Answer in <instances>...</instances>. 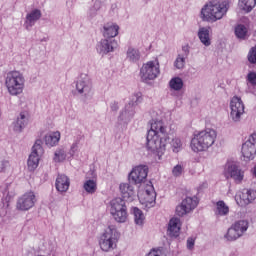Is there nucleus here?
<instances>
[{"instance_id": "obj_34", "label": "nucleus", "mask_w": 256, "mask_h": 256, "mask_svg": "<svg viewBox=\"0 0 256 256\" xmlns=\"http://www.w3.org/2000/svg\"><path fill=\"white\" fill-rule=\"evenodd\" d=\"M3 197H6V199L3 203L2 209L0 210V217H7V213H9V199H11V196L9 195V188L4 190Z\"/></svg>"}, {"instance_id": "obj_21", "label": "nucleus", "mask_w": 256, "mask_h": 256, "mask_svg": "<svg viewBox=\"0 0 256 256\" xmlns=\"http://www.w3.org/2000/svg\"><path fill=\"white\" fill-rule=\"evenodd\" d=\"M41 10L33 9L26 15V19L24 22V27L27 31H31L35 23H37L41 19Z\"/></svg>"}, {"instance_id": "obj_29", "label": "nucleus", "mask_w": 256, "mask_h": 256, "mask_svg": "<svg viewBox=\"0 0 256 256\" xmlns=\"http://www.w3.org/2000/svg\"><path fill=\"white\" fill-rule=\"evenodd\" d=\"M59 141H61V132L59 131L51 132L45 136V144L48 147L59 145Z\"/></svg>"}, {"instance_id": "obj_35", "label": "nucleus", "mask_w": 256, "mask_h": 256, "mask_svg": "<svg viewBox=\"0 0 256 256\" xmlns=\"http://www.w3.org/2000/svg\"><path fill=\"white\" fill-rule=\"evenodd\" d=\"M133 215H134L135 224L139 225L140 227L143 226V223H145V215L143 214V211H141V209L137 207H134Z\"/></svg>"}, {"instance_id": "obj_11", "label": "nucleus", "mask_w": 256, "mask_h": 256, "mask_svg": "<svg viewBox=\"0 0 256 256\" xmlns=\"http://www.w3.org/2000/svg\"><path fill=\"white\" fill-rule=\"evenodd\" d=\"M76 90L83 97L84 101L93 99V83L87 75L81 76L76 82Z\"/></svg>"}, {"instance_id": "obj_25", "label": "nucleus", "mask_w": 256, "mask_h": 256, "mask_svg": "<svg viewBox=\"0 0 256 256\" xmlns=\"http://www.w3.org/2000/svg\"><path fill=\"white\" fill-rule=\"evenodd\" d=\"M181 231V220L179 218H172L168 224V235L170 237H179Z\"/></svg>"}, {"instance_id": "obj_18", "label": "nucleus", "mask_w": 256, "mask_h": 256, "mask_svg": "<svg viewBox=\"0 0 256 256\" xmlns=\"http://www.w3.org/2000/svg\"><path fill=\"white\" fill-rule=\"evenodd\" d=\"M117 47H119V42L116 39L104 38L97 45V52L100 55H107L113 53Z\"/></svg>"}, {"instance_id": "obj_20", "label": "nucleus", "mask_w": 256, "mask_h": 256, "mask_svg": "<svg viewBox=\"0 0 256 256\" xmlns=\"http://www.w3.org/2000/svg\"><path fill=\"white\" fill-rule=\"evenodd\" d=\"M119 191L123 201H134L135 197H137L135 187L131 185V182L121 183Z\"/></svg>"}, {"instance_id": "obj_39", "label": "nucleus", "mask_w": 256, "mask_h": 256, "mask_svg": "<svg viewBox=\"0 0 256 256\" xmlns=\"http://www.w3.org/2000/svg\"><path fill=\"white\" fill-rule=\"evenodd\" d=\"M141 101H143V98H141V93H135L130 97V100L128 102V105H131L133 109H135V107H137V105H139V103H141Z\"/></svg>"}, {"instance_id": "obj_30", "label": "nucleus", "mask_w": 256, "mask_h": 256, "mask_svg": "<svg viewBox=\"0 0 256 256\" xmlns=\"http://www.w3.org/2000/svg\"><path fill=\"white\" fill-rule=\"evenodd\" d=\"M198 38L205 47L211 45V36L209 35V28L202 27L198 31Z\"/></svg>"}, {"instance_id": "obj_50", "label": "nucleus", "mask_w": 256, "mask_h": 256, "mask_svg": "<svg viewBox=\"0 0 256 256\" xmlns=\"http://www.w3.org/2000/svg\"><path fill=\"white\" fill-rule=\"evenodd\" d=\"M146 256H161V251L151 250Z\"/></svg>"}, {"instance_id": "obj_6", "label": "nucleus", "mask_w": 256, "mask_h": 256, "mask_svg": "<svg viewBox=\"0 0 256 256\" xmlns=\"http://www.w3.org/2000/svg\"><path fill=\"white\" fill-rule=\"evenodd\" d=\"M110 215L116 223H127L129 213L127 212V205L123 198H115L109 204Z\"/></svg>"}, {"instance_id": "obj_23", "label": "nucleus", "mask_w": 256, "mask_h": 256, "mask_svg": "<svg viewBox=\"0 0 256 256\" xmlns=\"http://www.w3.org/2000/svg\"><path fill=\"white\" fill-rule=\"evenodd\" d=\"M71 186V180L65 174H59L56 178L55 187L58 193H67Z\"/></svg>"}, {"instance_id": "obj_53", "label": "nucleus", "mask_w": 256, "mask_h": 256, "mask_svg": "<svg viewBox=\"0 0 256 256\" xmlns=\"http://www.w3.org/2000/svg\"><path fill=\"white\" fill-rule=\"evenodd\" d=\"M116 8H117V4H113L112 9H116Z\"/></svg>"}, {"instance_id": "obj_31", "label": "nucleus", "mask_w": 256, "mask_h": 256, "mask_svg": "<svg viewBox=\"0 0 256 256\" xmlns=\"http://www.w3.org/2000/svg\"><path fill=\"white\" fill-rule=\"evenodd\" d=\"M238 5L242 11L251 13L256 6V0H239Z\"/></svg>"}, {"instance_id": "obj_38", "label": "nucleus", "mask_w": 256, "mask_h": 256, "mask_svg": "<svg viewBox=\"0 0 256 256\" xmlns=\"http://www.w3.org/2000/svg\"><path fill=\"white\" fill-rule=\"evenodd\" d=\"M170 146L172 148L173 153H179V151L183 149V142L181 141V138L174 137L170 141Z\"/></svg>"}, {"instance_id": "obj_1", "label": "nucleus", "mask_w": 256, "mask_h": 256, "mask_svg": "<svg viewBox=\"0 0 256 256\" xmlns=\"http://www.w3.org/2000/svg\"><path fill=\"white\" fill-rule=\"evenodd\" d=\"M146 147L148 151L156 153L161 157L167 149L169 143V134L167 133V126L161 120H152L150 129L146 137Z\"/></svg>"}, {"instance_id": "obj_51", "label": "nucleus", "mask_w": 256, "mask_h": 256, "mask_svg": "<svg viewBox=\"0 0 256 256\" xmlns=\"http://www.w3.org/2000/svg\"><path fill=\"white\" fill-rule=\"evenodd\" d=\"M7 167H9V163L7 161H2L1 162V171H7Z\"/></svg>"}, {"instance_id": "obj_42", "label": "nucleus", "mask_w": 256, "mask_h": 256, "mask_svg": "<svg viewBox=\"0 0 256 256\" xmlns=\"http://www.w3.org/2000/svg\"><path fill=\"white\" fill-rule=\"evenodd\" d=\"M246 81L248 82V85L256 87V72H249L246 76Z\"/></svg>"}, {"instance_id": "obj_16", "label": "nucleus", "mask_w": 256, "mask_h": 256, "mask_svg": "<svg viewBox=\"0 0 256 256\" xmlns=\"http://www.w3.org/2000/svg\"><path fill=\"white\" fill-rule=\"evenodd\" d=\"M224 173L227 179L231 177V179H233L237 184L241 183L245 177V172L233 163L226 164Z\"/></svg>"}, {"instance_id": "obj_24", "label": "nucleus", "mask_w": 256, "mask_h": 256, "mask_svg": "<svg viewBox=\"0 0 256 256\" xmlns=\"http://www.w3.org/2000/svg\"><path fill=\"white\" fill-rule=\"evenodd\" d=\"M29 121V118H27V115H25L24 112H21L19 116L17 117L16 121L12 123V129L14 133H22L23 129L27 127V123Z\"/></svg>"}, {"instance_id": "obj_17", "label": "nucleus", "mask_w": 256, "mask_h": 256, "mask_svg": "<svg viewBox=\"0 0 256 256\" xmlns=\"http://www.w3.org/2000/svg\"><path fill=\"white\" fill-rule=\"evenodd\" d=\"M197 198L196 197H186L180 205L176 207V215L183 217L187 213H191L195 207H197Z\"/></svg>"}, {"instance_id": "obj_22", "label": "nucleus", "mask_w": 256, "mask_h": 256, "mask_svg": "<svg viewBox=\"0 0 256 256\" xmlns=\"http://www.w3.org/2000/svg\"><path fill=\"white\" fill-rule=\"evenodd\" d=\"M104 39H115L119 35V25L113 22H107L101 30Z\"/></svg>"}, {"instance_id": "obj_12", "label": "nucleus", "mask_w": 256, "mask_h": 256, "mask_svg": "<svg viewBox=\"0 0 256 256\" xmlns=\"http://www.w3.org/2000/svg\"><path fill=\"white\" fill-rule=\"evenodd\" d=\"M245 114V104L241 97L234 96L230 100V119L234 123L241 122V117Z\"/></svg>"}, {"instance_id": "obj_26", "label": "nucleus", "mask_w": 256, "mask_h": 256, "mask_svg": "<svg viewBox=\"0 0 256 256\" xmlns=\"http://www.w3.org/2000/svg\"><path fill=\"white\" fill-rule=\"evenodd\" d=\"M135 117V108L131 104H126L124 109L120 112L119 120L124 123H129V121Z\"/></svg>"}, {"instance_id": "obj_46", "label": "nucleus", "mask_w": 256, "mask_h": 256, "mask_svg": "<svg viewBox=\"0 0 256 256\" xmlns=\"http://www.w3.org/2000/svg\"><path fill=\"white\" fill-rule=\"evenodd\" d=\"M187 249H189V251H193V248L195 247V238L193 237H189L187 239Z\"/></svg>"}, {"instance_id": "obj_40", "label": "nucleus", "mask_w": 256, "mask_h": 256, "mask_svg": "<svg viewBox=\"0 0 256 256\" xmlns=\"http://www.w3.org/2000/svg\"><path fill=\"white\" fill-rule=\"evenodd\" d=\"M186 59L184 56H180L179 54L177 55L175 61H174V67L175 69H185V63H186Z\"/></svg>"}, {"instance_id": "obj_44", "label": "nucleus", "mask_w": 256, "mask_h": 256, "mask_svg": "<svg viewBox=\"0 0 256 256\" xmlns=\"http://www.w3.org/2000/svg\"><path fill=\"white\" fill-rule=\"evenodd\" d=\"M77 151H79V142H74L71 145L70 151H69V155L71 157H75V154L77 153Z\"/></svg>"}, {"instance_id": "obj_13", "label": "nucleus", "mask_w": 256, "mask_h": 256, "mask_svg": "<svg viewBox=\"0 0 256 256\" xmlns=\"http://www.w3.org/2000/svg\"><path fill=\"white\" fill-rule=\"evenodd\" d=\"M35 203H37V196L35 192L29 191L17 199L16 209L17 211H29L35 207Z\"/></svg>"}, {"instance_id": "obj_7", "label": "nucleus", "mask_w": 256, "mask_h": 256, "mask_svg": "<svg viewBox=\"0 0 256 256\" xmlns=\"http://www.w3.org/2000/svg\"><path fill=\"white\" fill-rule=\"evenodd\" d=\"M160 74L161 69L159 67V62L157 61H148L140 68V79L143 83L155 81Z\"/></svg>"}, {"instance_id": "obj_37", "label": "nucleus", "mask_w": 256, "mask_h": 256, "mask_svg": "<svg viewBox=\"0 0 256 256\" xmlns=\"http://www.w3.org/2000/svg\"><path fill=\"white\" fill-rule=\"evenodd\" d=\"M169 87L172 91H181L183 89V79L174 77L169 81Z\"/></svg>"}, {"instance_id": "obj_4", "label": "nucleus", "mask_w": 256, "mask_h": 256, "mask_svg": "<svg viewBox=\"0 0 256 256\" xmlns=\"http://www.w3.org/2000/svg\"><path fill=\"white\" fill-rule=\"evenodd\" d=\"M121 239V232L117 229V226L111 224L105 228L104 232L99 238V247L104 253H111L117 249V244Z\"/></svg>"}, {"instance_id": "obj_32", "label": "nucleus", "mask_w": 256, "mask_h": 256, "mask_svg": "<svg viewBox=\"0 0 256 256\" xmlns=\"http://www.w3.org/2000/svg\"><path fill=\"white\" fill-rule=\"evenodd\" d=\"M235 35L237 39L245 40L249 37V28L243 24H238L235 27Z\"/></svg>"}, {"instance_id": "obj_19", "label": "nucleus", "mask_w": 256, "mask_h": 256, "mask_svg": "<svg viewBox=\"0 0 256 256\" xmlns=\"http://www.w3.org/2000/svg\"><path fill=\"white\" fill-rule=\"evenodd\" d=\"M256 200V191L251 189H244L238 196H236L235 201L240 207H245Z\"/></svg>"}, {"instance_id": "obj_52", "label": "nucleus", "mask_w": 256, "mask_h": 256, "mask_svg": "<svg viewBox=\"0 0 256 256\" xmlns=\"http://www.w3.org/2000/svg\"><path fill=\"white\" fill-rule=\"evenodd\" d=\"M207 187V182H204L200 187L199 190L201 191V189H206Z\"/></svg>"}, {"instance_id": "obj_43", "label": "nucleus", "mask_w": 256, "mask_h": 256, "mask_svg": "<svg viewBox=\"0 0 256 256\" xmlns=\"http://www.w3.org/2000/svg\"><path fill=\"white\" fill-rule=\"evenodd\" d=\"M183 169L184 168L181 166V164L174 166L172 169V175H174V177H181L183 174Z\"/></svg>"}, {"instance_id": "obj_49", "label": "nucleus", "mask_w": 256, "mask_h": 256, "mask_svg": "<svg viewBox=\"0 0 256 256\" xmlns=\"http://www.w3.org/2000/svg\"><path fill=\"white\" fill-rule=\"evenodd\" d=\"M111 111H119V102L113 101L110 103Z\"/></svg>"}, {"instance_id": "obj_14", "label": "nucleus", "mask_w": 256, "mask_h": 256, "mask_svg": "<svg viewBox=\"0 0 256 256\" xmlns=\"http://www.w3.org/2000/svg\"><path fill=\"white\" fill-rule=\"evenodd\" d=\"M149 173V168L147 166H136L129 173L128 180L133 185H145V180L147 179V175Z\"/></svg>"}, {"instance_id": "obj_27", "label": "nucleus", "mask_w": 256, "mask_h": 256, "mask_svg": "<svg viewBox=\"0 0 256 256\" xmlns=\"http://www.w3.org/2000/svg\"><path fill=\"white\" fill-rule=\"evenodd\" d=\"M126 59L129 63H139L141 59V51L133 46L128 47L126 51Z\"/></svg>"}, {"instance_id": "obj_10", "label": "nucleus", "mask_w": 256, "mask_h": 256, "mask_svg": "<svg viewBox=\"0 0 256 256\" xmlns=\"http://www.w3.org/2000/svg\"><path fill=\"white\" fill-rule=\"evenodd\" d=\"M138 198L141 205L144 206V209H151V207H155L157 193L155 192V188L151 182L146 184L143 194H141V191L138 192Z\"/></svg>"}, {"instance_id": "obj_33", "label": "nucleus", "mask_w": 256, "mask_h": 256, "mask_svg": "<svg viewBox=\"0 0 256 256\" xmlns=\"http://www.w3.org/2000/svg\"><path fill=\"white\" fill-rule=\"evenodd\" d=\"M67 159V150L63 146L58 147L54 152L53 161L55 163H63Z\"/></svg>"}, {"instance_id": "obj_3", "label": "nucleus", "mask_w": 256, "mask_h": 256, "mask_svg": "<svg viewBox=\"0 0 256 256\" xmlns=\"http://www.w3.org/2000/svg\"><path fill=\"white\" fill-rule=\"evenodd\" d=\"M216 139L217 132L208 128L194 134L190 147L194 153H201L202 151H207L209 147H213Z\"/></svg>"}, {"instance_id": "obj_28", "label": "nucleus", "mask_w": 256, "mask_h": 256, "mask_svg": "<svg viewBox=\"0 0 256 256\" xmlns=\"http://www.w3.org/2000/svg\"><path fill=\"white\" fill-rule=\"evenodd\" d=\"M214 214L216 217H227L229 215V207L223 200H219L215 204Z\"/></svg>"}, {"instance_id": "obj_54", "label": "nucleus", "mask_w": 256, "mask_h": 256, "mask_svg": "<svg viewBox=\"0 0 256 256\" xmlns=\"http://www.w3.org/2000/svg\"><path fill=\"white\" fill-rule=\"evenodd\" d=\"M149 1H151V0H144L145 3H149Z\"/></svg>"}, {"instance_id": "obj_48", "label": "nucleus", "mask_w": 256, "mask_h": 256, "mask_svg": "<svg viewBox=\"0 0 256 256\" xmlns=\"http://www.w3.org/2000/svg\"><path fill=\"white\" fill-rule=\"evenodd\" d=\"M90 7L96 11H99V9H101V0H92Z\"/></svg>"}, {"instance_id": "obj_8", "label": "nucleus", "mask_w": 256, "mask_h": 256, "mask_svg": "<svg viewBox=\"0 0 256 256\" xmlns=\"http://www.w3.org/2000/svg\"><path fill=\"white\" fill-rule=\"evenodd\" d=\"M249 229V221L247 220H238L228 228L227 232L224 235L226 241H237L240 237H243Z\"/></svg>"}, {"instance_id": "obj_2", "label": "nucleus", "mask_w": 256, "mask_h": 256, "mask_svg": "<svg viewBox=\"0 0 256 256\" xmlns=\"http://www.w3.org/2000/svg\"><path fill=\"white\" fill-rule=\"evenodd\" d=\"M229 7V0H211L202 7L200 11V19L207 23H216V21H220L222 17L227 15Z\"/></svg>"}, {"instance_id": "obj_36", "label": "nucleus", "mask_w": 256, "mask_h": 256, "mask_svg": "<svg viewBox=\"0 0 256 256\" xmlns=\"http://www.w3.org/2000/svg\"><path fill=\"white\" fill-rule=\"evenodd\" d=\"M83 189L86 191V193H89V195H93L97 191V182L95 180H86L83 184Z\"/></svg>"}, {"instance_id": "obj_45", "label": "nucleus", "mask_w": 256, "mask_h": 256, "mask_svg": "<svg viewBox=\"0 0 256 256\" xmlns=\"http://www.w3.org/2000/svg\"><path fill=\"white\" fill-rule=\"evenodd\" d=\"M189 53H190V47H189V44H186L182 46V53L178 55L185 57L187 59L189 57Z\"/></svg>"}, {"instance_id": "obj_5", "label": "nucleus", "mask_w": 256, "mask_h": 256, "mask_svg": "<svg viewBox=\"0 0 256 256\" xmlns=\"http://www.w3.org/2000/svg\"><path fill=\"white\" fill-rule=\"evenodd\" d=\"M5 85L8 93L17 97L25 89V76L20 71H10L6 74Z\"/></svg>"}, {"instance_id": "obj_41", "label": "nucleus", "mask_w": 256, "mask_h": 256, "mask_svg": "<svg viewBox=\"0 0 256 256\" xmlns=\"http://www.w3.org/2000/svg\"><path fill=\"white\" fill-rule=\"evenodd\" d=\"M247 59L251 65H256V46L250 48Z\"/></svg>"}, {"instance_id": "obj_15", "label": "nucleus", "mask_w": 256, "mask_h": 256, "mask_svg": "<svg viewBox=\"0 0 256 256\" xmlns=\"http://www.w3.org/2000/svg\"><path fill=\"white\" fill-rule=\"evenodd\" d=\"M242 156L245 161H253L256 155V133L249 136L245 143L242 144Z\"/></svg>"}, {"instance_id": "obj_47", "label": "nucleus", "mask_w": 256, "mask_h": 256, "mask_svg": "<svg viewBox=\"0 0 256 256\" xmlns=\"http://www.w3.org/2000/svg\"><path fill=\"white\" fill-rule=\"evenodd\" d=\"M98 13H99V11H97L96 9H94L90 6V8L87 12V15H88L89 19H93L94 17H97Z\"/></svg>"}, {"instance_id": "obj_9", "label": "nucleus", "mask_w": 256, "mask_h": 256, "mask_svg": "<svg viewBox=\"0 0 256 256\" xmlns=\"http://www.w3.org/2000/svg\"><path fill=\"white\" fill-rule=\"evenodd\" d=\"M44 153L45 150L43 149V140H36L32 147V152L28 157L27 165L29 171H35V169L39 167V161H41Z\"/></svg>"}]
</instances>
